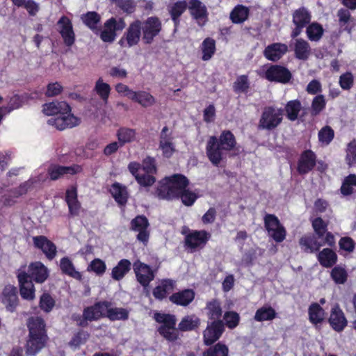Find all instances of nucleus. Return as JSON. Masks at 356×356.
Segmentation results:
<instances>
[{
    "mask_svg": "<svg viewBox=\"0 0 356 356\" xmlns=\"http://www.w3.org/2000/svg\"><path fill=\"white\" fill-rule=\"evenodd\" d=\"M81 19L83 23L96 34H99V24L100 22L101 17L96 12H88L86 14L83 15Z\"/></svg>",
    "mask_w": 356,
    "mask_h": 356,
    "instance_id": "c03bdc74",
    "label": "nucleus"
},
{
    "mask_svg": "<svg viewBox=\"0 0 356 356\" xmlns=\"http://www.w3.org/2000/svg\"><path fill=\"white\" fill-rule=\"evenodd\" d=\"M312 227L314 230L315 235L318 243L321 244V247L325 245L334 246L335 239L334 235L327 231V224L321 218H316L312 221Z\"/></svg>",
    "mask_w": 356,
    "mask_h": 356,
    "instance_id": "9d476101",
    "label": "nucleus"
},
{
    "mask_svg": "<svg viewBox=\"0 0 356 356\" xmlns=\"http://www.w3.org/2000/svg\"><path fill=\"white\" fill-rule=\"evenodd\" d=\"M283 119V110L274 106L265 107L258 124L259 129L271 131L277 128Z\"/></svg>",
    "mask_w": 356,
    "mask_h": 356,
    "instance_id": "39448f33",
    "label": "nucleus"
},
{
    "mask_svg": "<svg viewBox=\"0 0 356 356\" xmlns=\"http://www.w3.org/2000/svg\"><path fill=\"white\" fill-rule=\"evenodd\" d=\"M302 109V105L299 100H291L285 106V111L287 118L291 121H295L298 118V115Z\"/></svg>",
    "mask_w": 356,
    "mask_h": 356,
    "instance_id": "3c124183",
    "label": "nucleus"
},
{
    "mask_svg": "<svg viewBox=\"0 0 356 356\" xmlns=\"http://www.w3.org/2000/svg\"><path fill=\"white\" fill-rule=\"evenodd\" d=\"M265 78L270 81L286 83L292 78L290 71L285 67L279 65H270L265 72Z\"/></svg>",
    "mask_w": 356,
    "mask_h": 356,
    "instance_id": "2eb2a0df",
    "label": "nucleus"
},
{
    "mask_svg": "<svg viewBox=\"0 0 356 356\" xmlns=\"http://www.w3.org/2000/svg\"><path fill=\"white\" fill-rule=\"evenodd\" d=\"M0 301L8 312H13L18 305L17 288L10 284L5 286L0 294Z\"/></svg>",
    "mask_w": 356,
    "mask_h": 356,
    "instance_id": "412c9836",
    "label": "nucleus"
},
{
    "mask_svg": "<svg viewBox=\"0 0 356 356\" xmlns=\"http://www.w3.org/2000/svg\"><path fill=\"white\" fill-rule=\"evenodd\" d=\"M28 280L43 283L49 276L47 268L40 261L32 262L28 267Z\"/></svg>",
    "mask_w": 356,
    "mask_h": 356,
    "instance_id": "b1692460",
    "label": "nucleus"
},
{
    "mask_svg": "<svg viewBox=\"0 0 356 356\" xmlns=\"http://www.w3.org/2000/svg\"><path fill=\"white\" fill-rule=\"evenodd\" d=\"M82 171L79 165L63 166L58 164H51L47 168V175L51 181L58 180L65 175H75Z\"/></svg>",
    "mask_w": 356,
    "mask_h": 356,
    "instance_id": "f3484780",
    "label": "nucleus"
},
{
    "mask_svg": "<svg viewBox=\"0 0 356 356\" xmlns=\"http://www.w3.org/2000/svg\"><path fill=\"white\" fill-rule=\"evenodd\" d=\"M356 186V175H350L343 181L341 187V192L343 195H348L353 193V187Z\"/></svg>",
    "mask_w": 356,
    "mask_h": 356,
    "instance_id": "338daca9",
    "label": "nucleus"
},
{
    "mask_svg": "<svg viewBox=\"0 0 356 356\" xmlns=\"http://www.w3.org/2000/svg\"><path fill=\"white\" fill-rule=\"evenodd\" d=\"M329 323L337 332H341L347 325V320L338 305H334L330 312Z\"/></svg>",
    "mask_w": 356,
    "mask_h": 356,
    "instance_id": "cd10ccee",
    "label": "nucleus"
},
{
    "mask_svg": "<svg viewBox=\"0 0 356 356\" xmlns=\"http://www.w3.org/2000/svg\"><path fill=\"white\" fill-rule=\"evenodd\" d=\"M175 285V282L173 280H163L161 284L154 289L153 295L156 299L162 300L173 291Z\"/></svg>",
    "mask_w": 356,
    "mask_h": 356,
    "instance_id": "a19ab883",
    "label": "nucleus"
},
{
    "mask_svg": "<svg viewBox=\"0 0 356 356\" xmlns=\"http://www.w3.org/2000/svg\"><path fill=\"white\" fill-rule=\"evenodd\" d=\"M118 142L122 146L133 142L136 138V131L127 127L120 128L116 133Z\"/></svg>",
    "mask_w": 356,
    "mask_h": 356,
    "instance_id": "09e8293b",
    "label": "nucleus"
},
{
    "mask_svg": "<svg viewBox=\"0 0 356 356\" xmlns=\"http://www.w3.org/2000/svg\"><path fill=\"white\" fill-rule=\"evenodd\" d=\"M206 309L208 311V316L210 319H218L222 315V309L220 302L216 300L209 302Z\"/></svg>",
    "mask_w": 356,
    "mask_h": 356,
    "instance_id": "e2e57ef3",
    "label": "nucleus"
},
{
    "mask_svg": "<svg viewBox=\"0 0 356 356\" xmlns=\"http://www.w3.org/2000/svg\"><path fill=\"white\" fill-rule=\"evenodd\" d=\"M311 21V14L305 7L296 10L293 13V23L296 27L291 33V37L293 39L297 38Z\"/></svg>",
    "mask_w": 356,
    "mask_h": 356,
    "instance_id": "f8f14e48",
    "label": "nucleus"
},
{
    "mask_svg": "<svg viewBox=\"0 0 356 356\" xmlns=\"http://www.w3.org/2000/svg\"><path fill=\"white\" fill-rule=\"evenodd\" d=\"M326 106V100L323 95H316L312 100L310 113L311 115L314 117L317 116L320 114L321 111H323Z\"/></svg>",
    "mask_w": 356,
    "mask_h": 356,
    "instance_id": "13d9d810",
    "label": "nucleus"
},
{
    "mask_svg": "<svg viewBox=\"0 0 356 356\" xmlns=\"http://www.w3.org/2000/svg\"><path fill=\"white\" fill-rule=\"evenodd\" d=\"M299 244L303 252L313 253L318 251L321 244L318 243L314 234L305 235L300 238Z\"/></svg>",
    "mask_w": 356,
    "mask_h": 356,
    "instance_id": "e433bc0d",
    "label": "nucleus"
},
{
    "mask_svg": "<svg viewBox=\"0 0 356 356\" xmlns=\"http://www.w3.org/2000/svg\"><path fill=\"white\" fill-rule=\"evenodd\" d=\"M161 22L156 17H149L141 22L142 39L145 44H151L161 30Z\"/></svg>",
    "mask_w": 356,
    "mask_h": 356,
    "instance_id": "0eeeda50",
    "label": "nucleus"
},
{
    "mask_svg": "<svg viewBox=\"0 0 356 356\" xmlns=\"http://www.w3.org/2000/svg\"><path fill=\"white\" fill-rule=\"evenodd\" d=\"M79 122V119L70 112L67 113V114L60 113L55 118L49 119L47 121L49 125L55 127L60 131L72 128L78 125Z\"/></svg>",
    "mask_w": 356,
    "mask_h": 356,
    "instance_id": "a211bd4d",
    "label": "nucleus"
},
{
    "mask_svg": "<svg viewBox=\"0 0 356 356\" xmlns=\"http://www.w3.org/2000/svg\"><path fill=\"white\" fill-rule=\"evenodd\" d=\"M110 193L118 204L122 206L126 204L128 199L126 187L119 183H115L111 186Z\"/></svg>",
    "mask_w": 356,
    "mask_h": 356,
    "instance_id": "79ce46f5",
    "label": "nucleus"
},
{
    "mask_svg": "<svg viewBox=\"0 0 356 356\" xmlns=\"http://www.w3.org/2000/svg\"><path fill=\"white\" fill-rule=\"evenodd\" d=\"M210 237L211 234L207 231H195L186 236V245L191 250L202 248Z\"/></svg>",
    "mask_w": 356,
    "mask_h": 356,
    "instance_id": "5701e85b",
    "label": "nucleus"
},
{
    "mask_svg": "<svg viewBox=\"0 0 356 356\" xmlns=\"http://www.w3.org/2000/svg\"><path fill=\"white\" fill-rule=\"evenodd\" d=\"M131 269V261L128 259H122L120 260L117 265L112 269L111 277L114 280L120 281L124 277Z\"/></svg>",
    "mask_w": 356,
    "mask_h": 356,
    "instance_id": "58836bf2",
    "label": "nucleus"
},
{
    "mask_svg": "<svg viewBox=\"0 0 356 356\" xmlns=\"http://www.w3.org/2000/svg\"><path fill=\"white\" fill-rule=\"evenodd\" d=\"M128 168L140 186H150L155 183L154 175L156 172V167L154 159L147 157L141 165L137 162H131Z\"/></svg>",
    "mask_w": 356,
    "mask_h": 356,
    "instance_id": "f03ea898",
    "label": "nucleus"
},
{
    "mask_svg": "<svg viewBox=\"0 0 356 356\" xmlns=\"http://www.w3.org/2000/svg\"><path fill=\"white\" fill-rule=\"evenodd\" d=\"M65 201L69 209V215L72 217L79 215L81 210V203L77 199V190L72 186L66 191Z\"/></svg>",
    "mask_w": 356,
    "mask_h": 356,
    "instance_id": "c756f323",
    "label": "nucleus"
},
{
    "mask_svg": "<svg viewBox=\"0 0 356 356\" xmlns=\"http://www.w3.org/2000/svg\"><path fill=\"white\" fill-rule=\"evenodd\" d=\"M70 107L65 102H52L43 105L42 111L46 115H58L70 112Z\"/></svg>",
    "mask_w": 356,
    "mask_h": 356,
    "instance_id": "2f4dec72",
    "label": "nucleus"
},
{
    "mask_svg": "<svg viewBox=\"0 0 356 356\" xmlns=\"http://www.w3.org/2000/svg\"><path fill=\"white\" fill-rule=\"evenodd\" d=\"M249 10L247 7L238 5L234 8L230 14V18L234 23H242L248 19Z\"/></svg>",
    "mask_w": 356,
    "mask_h": 356,
    "instance_id": "5fc2aeb1",
    "label": "nucleus"
},
{
    "mask_svg": "<svg viewBox=\"0 0 356 356\" xmlns=\"http://www.w3.org/2000/svg\"><path fill=\"white\" fill-rule=\"evenodd\" d=\"M188 9L192 18L196 23L203 26L208 21L209 13L207 6L200 0H190Z\"/></svg>",
    "mask_w": 356,
    "mask_h": 356,
    "instance_id": "ddd939ff",
    "label": "nucleus"
},
{
    "mask_svg": "<svg viewBox=\"0 0 356 356\" xmlns=\"http://www.w3.org/2000/svg\"><path fill=\"white\" fill-rule=\"evenodd\" d=\"M224 331V324L222 321H214L209 324L204 331V344L209 346L215 343Z\"/></svg>",
    "mask_w": 356,
    "mask_h": 356,
    "instance_id": "4be33fe9",
    "label": "nucleus"
},
{
    "mask_svg": "<svg viewBox=\"0 0 356 356\" xmlns=\"http://www.w3.org/2000/svg\"><path fill=\"white\" fill-rule=\"evenodd\" d=\"M106 270V265L105 262L100 259H93L88 265L87 270L89 272H93L98 276L104 275Z\"/></svg>",
    "mask_w": 356,
    "mask_h": 356,
    "instance_id": "0e129e2a",
    "label": "nucleus"
},
{
    "mask_svg": "<svg viewBox=\"0 0 356 356\" xmlns=\"http://www.w3.org/2000/svg\"><path fill=\"white\" fill-rule=\"evenodd\" d=\"M288 51V46L284 43L275 42L268 44L264 50V57L272 62L280 60Z\"/></svg>",
    "mask_w": 356,
    "mask_h": 356,
    "instance_id": "393cba45",
    "label": "nucleus"
},
{
    "mask_svg": "<svg viewBox=\"0 0 356 356\" xmlns=\"http://www.w3.org/2000/svg\"><path fill=\"white\" fill-rule=\"evenodd\" d=\"M293 46L294 55L298 60H307L312 54L309 43L302 38L295 39Z\"/></svg>",
    "mask_w": 356,
    "mask_h": 356,
    "instance_id": "7c9ffc66",
    "label": "nucleus"
},
{
    "mask_svg": "<svg viewBox=\"0 0 356 356\" xmlns=\"http://www.w3.org/2000/svg\"><path fill=\"white\" fill-rule=\"evenodd\" d=\"M173 140L172 131L167 126H165L159 134V149L162 151L164 157L170 158L175 152L176 149Z\"/></svg>",
    "mask_w": 356,
    "mask_h": 356,
    "instance_id": "dca6fc26",
    "label": "nucleus"
},
{
    "mask_svg": "<svg viewBox=\"0 0 356 356\" xmlns=\"http://www.w3.org/2000/svg\"><path fill=\"white\" fill-rule=\"evenodd\" d=\"M331 277L336 284H343L348 279V273L345 268L340 266L334 267L331 271Z\"/></svg>",
    "mask_w": 356,
    "mask_h": 356,
    "instance_id": "680f3d73",
    "label": "nucleus"
},
{
    "mask_svg": "<svg viewBox=\"0 0 356 356\" xmlns=\"http://www.w3.org/2000/svg\"><path fill=\"white\" fill-rule=\"evenodd\" d=\"M188 185L187 178L181 175L165 177L159 182L156 190L157 196L161 199L171 200L179 197L184 186Z\"/></svg>",
    "mask_w": 356,
    "mask_h": 356,
    "instance_id": "7ed1b4c3",
    "label": "nucleus"
},
{
    "mask_svg": "<svg viewBox=\"0 0 356 356\" xmlns=\"http://www.w3.org/2000/svg\"><path fill=\"white\" fill-rule=\"evenodd\" d=\"M309 318L313 324L321 323L325 317L323 309L318 303H312L308 309Z\"/></svg>",
    "mask_w": 356,
    "mask_h": 356,
    "instance_id": "49530a36",
    "label": "nucleus"
},
{
    "mask_svg": "<svg viewBox=\"0 0 356 356\" xmlns=\"http://www.w3.org/2000/svg\"><path fill=\"white\" fill-rule=\"evenodd\" d=\"M195 292L192 289H184L173 293L170 297V300L177 305L186 307L195 298Z\"/></svg>",
    "mask_w": 356,
    "mask_h": 356,
    "instance_id": "c9c22d12",
    "label": "nucleus"
},
{
    "mask_svg": "<svg viewBox=\"0 0 356 356\" xmlns=\"http://www.w3.org/2000/svg\"><path fill=\"white\" fill-rule=\"evenodd\" d=\"M228 348L225 345L220 343L209 348L204 352L203 356H227Z\"/></svg>",
    "mask_w": 356,
    "mask_h": 356,
    "instance_id": "69168bd1",
    "label": "nucleus"
},
{
    "mask_svg": "<svg viewBox=\"0 0 356 356\" xmlns=\"http://www.w3.org/2000/svg\"><path fill=\"white\" fill-rule=\"evenodd\" d=\"M136 280L146 289L155 277V271L147 264L138 260L133 264Z\"/></svg>",
    "mask_w": 356,
    "mask_h": 356,
    "instance_id": "9b49d317",
    "label": "nucleus"
},
{
    "mask_svg": "<svg viewBox=\"0 0 356 356\" xmlns=\"http://www.w3.org/2000/svg\"><path fill=\"white\" fill-rule=\"evenodd\" d=\"M125 22L122 18L112 17L108 19L104 25L103 30L99 29L100 38L105 42H112L116 38V31H122L125 27Z\"/></svg>",
    "mask_w": 356,
    "mask_h": 356,
    "instance_id": "6e6552de",
    "label": "nucleus"
},
{
    "mask_svg": "<svg viewBox=\"0 0 356 356\" xmlns=\"http://www.w3.org/2000/svg\"><path fill=\"white\" fill-rule=\"evenodd\" d=\"M320 264L325 268L333 266L337 261V254L330 248H324L317 255Z\"/></svg>",
    "mask_w": 356,
    "mask_h": 356,
    "instance_id": "ea45409f",
    "label": "nucleus"
},
{
    "mask_svg": "<svg viewBox=\"0 0 356 356\" xmlns=\"http://www.w3.org/2000/svg\"><path fill=\"white\" fill-rule=\"evenodd\" d=\"M154 318L157 323L162 324L157 330L166 340L175 341L178 339V332L175 328V316L156 312Z\"/></svg>",
    "mask_w": 356,
    "mask_h": 356,
    "instance_id": "20e7f679",
    "label": "nucleus"
},
{
    "mask_svg": "<svg viewBox=\"0 0 356 356\" xmlns=\"http://www.w3.org/2000/svg\"><path fill=\"white\" fill-rule=\"evenodd\" d=\"M59 32L64 40L65 45L71 47L75 41V35L73 31L72 24L68 17L63 16L58 22Z\"/></svg>",
    "mask_w": 356,
    "mask_h": 356,
    "instance_id": "bb28decb",
    "label": "nucleus"
},
{
    "mask_svg": "<svg viewBox=\"0 0 356 356\" xmlns=\"http://www.w3.org/2000/svg\"><path fill=\"white\" fill-rule=\"evenodd\" d=\"M201 51L202 52V59L203 60H210L216 51V42L211 38H207L201 44Z\"/></svg>",
    "mask_w": 356,
    "mask_h": 356,
    "instance_id": "864d4df0",
    "label": "nucleus"
},
{
    "mask_svg": "<svg viewBox=\"0 0 356 356\" xmlns=\"http://www.w3.org/2000/svg\"><path fill=\"white\" fill-rule=\"evenodd\" d=\"M33 243L34 247L40 250L49 260L54 259L56 256L57 248L56 245L45 236H33Z\"/></svg>",
    "mask_w": 356,
    "mask_h": 356,
    "instance_id": "aec40b11",
    "label": "nucleus"
},
{
    "mask_svg": "<svg viewBox=\"0 0 356 356\" xmlns=\"http://www.w3.org/2000/svg\"><path fill=\"white\" fill-rule=\"evenodd\" d=\"M188 8V3L186 1H178L168 6V10L171 18L177 27L179 24V17Z\"/></svg>",
    "mask_w": 356,
    "mask_h": 356,
    "instance_id": "4c0bfd02",
    "label": "nucleus"
},
{
    "mask_svg": "<svg viewBox=\"0 0 356 356\" xmlns=\"http://www.w3.org/2000/svg\"><path fill=\"white\" fill-rule=\"evenodd\" d=\"M89 333L84 330H80L74 334L68 345L72 350L78 349L81 345L84 344L89 338Z\"/></svg>",
    "mask_w": 356,
    "mask_h": 356,
    "instance_id": "bf43d9fd",
    "label": "nucleus"
},
{
    "mask_svg": "<svg viewBox=\"0 0 356 356\" xmlns=\"http://www.w3.org/2000/svg\"><path fill=\"white\" fill-rule=\"evenodd\" d=\"M112 1L124 12L131 14L135 11L136 3L135 0H112Z\"/></svg>",
    "mask_w": 356,
    "mask_h": 356,
    "instance_id": "774afa93",
    "label": "nucleus"
},
{
    "mask_svg": "<svg viewBox=\"0 0 356 356\" xmlns=\"http://www.w3.org/2000/svg\"><path fill=\"white\" fill-rule=\"evenodd\" d=\"M277 316L275 310L270 306L265 305L259 308L254 314V319L258 322L272 321Z\"/></svg>",
    "mask_w": 356,
    "mask_h": 356,
    "instance_id": "37998d69",
    "label": "nucleus"
},
{
    "mask_svg": "<svg viewBox=\"0 0 356 356\" xmlns=\"http://www.w3.org/2000/svg\"><path fill=\"white\" fill-rule=\"evenodd\" d=\"M93 90L104 104L108 103L111 88L109 84L104 82L102 78L100 77L97 80Z\"/></svg>",
    "mask_w": 356,
    "mask_h": 356,
    "instance_id": "a18cd8bd",
    "label": "nucleus"
},
{
    "mask_svg": "<svg viewBox=\"0 0 356 356\" xmlns=\"http://www.w3.org/2000/svg\"><path fill=\"white\" fill-rule=\"evenodd\" d=\"M322 26L316 22L309 24L306 30L307 35L311 41L317 42L321 40L323 34Z\"/></svg>",
    "mask_w": 356,
    "mask_h": 356,
    "instance_id": "4d7b16f0",
    "label": "nucleus"
},
{
    "mask_svg": "<svg viewBox=\"0 0 356 356\" xmlns=\"http://www.w3.org/2000/svg\"><path fill=\"white\" fill-rule=\"evenodd\" d=\"M29 335L47 337L44 320L39 316L31 317L27 324Z\"/></svg>",
    "mask_w": 356,
    "mask_h": 356,
    "instance_id": "72a5a7b5",
    "label": "nucleus"
},
{
    "mask_svg": "<svg viewBox=\"0 0 356 356\" xmlns=\"http://www.w3.org/2000/svg\"><path fill=\"white\" fill-rule=\"evenodd\" d=\"M131 99L143 108L152 107L155 105L156 98L149 92L145 90L135 91L131 93Z\"/></svg>",
    "mask_w": 356,
    "mask_h": 356,
    "instance_id": "f704fd0d",
    "label": "nucleus"
},
{
    "mask_svg": "<svg viewBox=\"0 0 356 356\" xmlns=\"http://www.w3.org/2000/svg\"><path fill=\"white\" fill-rule=\"evenodd\" d=\"M200 323V318L194 315L186 316L178 325V329L182 332L191 331L197 328Z\"/></svg>",
    "mask_w": 356,
    "mask_h": 356,
    "instance_id": "8fccbe9b",
    "label": "nucleus"
},
{
    "mask_svg": "<svg viewBox=\"0 0 356 356\" xmlns=\"http://www.w3.org/2000/svg\"><path fill=\"white\" fill-rule=\"evenodd\" d=\"M17 279L19 284L20 295L26 300H33L35 298V289L31 280H28V274L22 269L17 270Z\"/></svg>",
    "mask_w": 356,
    "mask_h": 356,
    "instance_id": "6ab92c4d",
    "label": "nucleus"
},
{
    "mask_svg": "<svg viewBox=\"0 0 356 356\" xmlns=\"http://www.w3.org/2000/svg\"><path fill=\"white\" fill-rule=\"evenodd\" d=\"M110 303L107 302V309L105 315L111 321L127 320L129 317V312L124 308H110Z\"/></svg>",
    "mask_w": 356,
    "mask_h": 356,
    "instance_id": "603ef678",
    "label": "nucleus"
},
{
    "mask_svg": "<svg viewBox=\"0 0 356 356\" xmlns=\"http://www.w3.org/2000/svg\"><path fill=\"white\" fill-rule=\"evenodd\" d=\"M334 137V131L333 129L328 125L321 129L318 134V141L322 146L328 145L332 141Z\"/></svg>",
    "mask_w": 356,
    "mask_h": 356,
    "instance_id": "6e6d98bb",
    "label": "nucleus"
},
{
    "mask_svg": "<svg viewBox=\"0 0 356 356\" xmlns=\"http://www.w3.org/2000/svg\"><path fill=\"white\" fill-rule=\"evenodd\" d=\"M149 226L147 218L143 215L137 216L131 221V229L138 232L136 238L140 242L147 244L149 238Z\"/></svg>",
    "mask_w": 356,
    "mask_h": 356,
    "instance_id": "4468645a",
    "label": "nucleus"
},
{
    "mask_svg": "<svg viewBox=\"0 0 356 356\" xmlns=\"http://www.w3.org/2000/svg\"><path fill=\"white\" fill-rule=\"evenodd\" d=\"M107 309V302H99L94 305L86 307L83 312L84 318L88 321H97L105 315V311Z\"/></svg>",
    "mask_w": 356,
    "mask_h": 356,
    "instance_id": "c85d7f7f",
    "label": "nucleus"
},
{
    "mask_svg": "<svg viewBox=\"0 0 356 356\" xmlns=\"http://www.w3.org/2000/svg\"><path fill=\"white\" fill-rule=\"evenodd\" d=\"M141 21L131 23L118 43L122 47H131L138 44L141 36Z\"/></svg>",
    "mask_w": 356,
    "mask_h": 356,
    "instance_id": "1a4fd4ad",
    "label": "nucleus"
},
{
    "mask_svg": "<svg viewBox=\"0 0 356 356\" xmlns=\"http://www.w3.org/2000/svg\"><path fill=\"white\" fill-rule=\"evenodd\" d=\"M250 88V81L247 75H241L234 83L233 90L236 93H246Z\"/></svg>",
    "mask_w": 356,
    "mask_h": 356,
    "instance_id": "052dcab7",
    "label": "nucleus"
},
{
    "mask_svg": "<svg viewBox=\"0 0 356 356\" xmlns=\"http://www.w3.org/2000/svg\"><path fill=\"white\" fill-rule=\"evenodd\" d=\"M316 156L312 150L304 151L298 160L297 170L300 175L310 172L316 165Z\"/></svg>",
    "mask_w": 356,
    "mask_h": 356,
    "instance_id": "a878e982",
    "label": "nucleus"
},
{
    "mask_svg": "<svg viewBox=\"0 0 356 356\" xmlns=\"http://www.w3.org/2000/svg\"><path fill=\"white\" fill-rule=\"evenodd\" d=\"M29 338L26 345V353L29 355H35L44 347L48 337L29 334Z\"/></svg>",
    "mask_w": 356,
    "mask_h": 356,
    "instance_id": "473e14b6",
    "label": "nucleus"
},
{
    "mask_svg": "<svg viewBox=\"0 0 356 356\" xmlns=\"http://www.w3.org/2000/svg\"><path fill=\"white\" fill-rule=\"evenodd\" d=\"M264 226L268 235L276 242L280 243L285 239L286 234V229L275 215L266 214L265 216Z\"/></svg>",
    "mask_w": 356,
    "mask_h": 356,
    "instance_id": "423d86ee",
    "label": "nucleus"
},
{
    "mask_svg": "<svg viewBox=\"0 0 356 356\" xmlns=\"http://www.w3.org/2000/svg\"><path fill=\"white\" fill-rule=\"evenodd\" d=\"M60 268L63 273L76 280L81 279V273L75 270L72 261L68 257H63L60 259Z\"/></svg>",
    "mask_w": 356,
    "mask_h": 356,
    "instance_id": "de8ad7c7",
    "label": "nucleus"
},
{
    "mask_svg": "<svg viewBox=\"0 0 356 356\" xmlns=\"http://www.w3.org/2000/svg\"><path fill=\"white\" fill-rule=\"evenodd\" d=\"M236 141L234 134L229 130L223 131L219 138L209 137L206 147L207 155L215 166H218L223 159L225 153L234 149Z\"/></svg>",
    "mask_w": 356,
    "mask_h": 356,
    "instance_id": "f257e3e1",
    "label": "nucleus"
}]
</instances>
